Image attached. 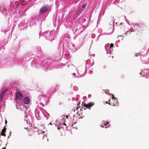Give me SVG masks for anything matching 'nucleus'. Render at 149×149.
<instances>
[{
    "mask_svg": "<svg viewBox=\"0 0 149 149\" xmlns=\"http://www.w3.org/2000/svg\"><path fill=\"white\" fill-rule=\"evenodd\" d=\"M118 103V101L117 100L109 99V104L114 106L117 105Z\"/></svg>",
    "mask_w": 149,
    "mask_h": 149,
    "instance_id": "1",
    "label": "nucleus"
},
{
    "mask_svg": "<svg viewBox=\"0 0 149 149\" xmlns=\"http://www.w3.org/2000/svg\"><path fill=\"white\" fill-rule=\"evenodd\" d=\"M49 8V7L48 6H43L40 10V13H45L47 12Z\"/></svg>",
    "mask_w": 149,
    "mask_h": 149,
    "instance_id": "2",
    "label": "nucleus"
},
{
    "mask_svg": "<svg viewBox=\"0 0 149 149\" xmlns=\"http://www.w3.org/2000/svg\"><path fill=\"white\" fill-rule=\"evenodd\" d=\"M23 97V95L20 92H18L16 95L15 99L19 100L22 98Z\"/></svg>",
    "mask_w": 149,
    "mask_h": 149,
    "instance_id": "3",
    "label": "nucleus"
},
{
    "mask_svg": "<svg viewBox=\"0 0 149 149\" xmlns=\"http://www.w3.org/2000/svg\"><path fill=\"white\" fill-rule=\"evenodd\" d=\"M94 103L90 102L88 104H84V107H85L89 108L90 107L94 105Z\"/></svg>",
    "mask_w": 149,
    "mask_h": 149,
    "instance_id": "4",
    "label": "nucleus"
},
{
    "mask_svg": "<svg viewBox=\"0 0 149 149\" xmlns=\"http://www.w3.org/2000/svg\"><path fill=\"white\" fill-rule=\"evenodd\" d=\"M27 130L28 131V134L29 136H32L34 132V131L33 128L29 129V130L27 129Z\"/></svg>",
    "mask_w": 149,
    "mask_h": 149,
    "instance_id": "5",
    "label": "nucleus"
},
{
    "mask_svg": "<svg viewBox=\"0 0 149 149\" xmlns=\"http://www.w3.org/2000/svg\"><path fill=\"white\" fill-rule=\"evenodd\" d=\"M30 102V100L27 97H26L24 99V102L26 104H28Z\"/></svg>",
    "mask_w": 149,
    "mask_h": 149,
    "instance_id": "6",
    "label": "nucleus"
},
{
    "mask_svg": "<svg viewBox=\"0 0 149 149\" xmlns=\"http://www.w3.org/2000/svg\"><path fill=\"white\" fill-rule=\"evenodd\" d=\"M5 91H3L1 93H0V102L2 100L3 97V96Z\"/></svg>",
    "mask_w": 149,
    "mask_h": 149,
    "instance_id": "7",
    "label": "nucleus"
},
{
    "mask_svg": "<svg viewBox=\"0 0 149 149\" xmlns=\"http://www.w3.org/2000/svg\"><path fill=\"white\" fill-rule=\"evenodd\" d=\"M6 132V131L2 129L1 133V135L3 136H6V135L5 134V132Z\"/></svg>",
    "mask_w": 149,
    "mask_h": 149,
    "instance_id": "8",
    "label": "nucleus"
},
{
    "mask_svg": "<svg viewBox=\"0 0 149 149\" xmlns=\"http://www.w3.org/2000/svg\"><path fill=\"white\" fill-rule=\"evenodd\" d=\"M111 100H117L116 98L114 97V95H112V99Z\"/></svg>",
    "mask_w": 149,
    "mask_h": 149,
    "instance_id": "9",
    "label": "nucleus"
},
{
    "mask_svg": "<svg viewBox=\"0 0 149 149\" xmlns=\"http://www.w3.org/2000/svg\"><path fill=\"white\" fill-rule=\"evenodd\" d=\"M113 43H111L110 45V47L111 48V47H113Z\"/></svg>",
    "mask_w": 149,
    "mask_h": 149,
    "instance_id": "10",
    "label": "nucleus"
},
{
    "mask_svg": "<svg viewBox=\"0 0 149 149\" xmlns=\"http://www.w3.org/2000/svg\"><path fill=\"white\" fill-rule=\"evenodd\" d=\"M24 120H26V118L27 117V116L26 115H25L24 116Z\"/></svg>",
    "mask_w": 149,
    "mask_h": 149,
    "instance_id": "11",
    "label": "nucleus"
},
{
    "mask_svg": "<svg viewBox=\"0 0 149 149\" xmlns=\"http://www.w3.org/2000/svg\"><path fill=\"white\" fill-rule=\"evenodd\" d=\"M6 126H5L3 128V130H5V131H6Z\"/></svg>",
    "mask_w": 149,
    "mask_h": 149,
    "instance_id": "12",
    "label": "nucleus"
},
{
    "mask_svg": "<svg viewBox=\"0 0 149 149\" xmlns=\"http://www.w3.org/2000/svg\"><path fill=\"white\" fill-rule=\"evenodd\" d=\"M86 6L85 4L83 5L82 6V8H84Z\"/></svg>",
    "mask_w": 149,
    "mask_h": 149,
    "instance_id": "13",
    "label": "nucleus"
},
{
    "mask_svg": "<svg viewBox=\"0 0 149 149\" xmlns=\"http://www.w3.org/2000/svg\"><path fill=\"white\" fill-rule=\"evenodd\" d=\"M45 137H47V136L46 135H44L43 136H42V138L43 139H44V138Z\"/></svg>",
    "mask_w": 149,
    "mask_h": 149,
    "instance_id": "14",
    "label": "nucleus"
},
{
    "mask_svg": "<svg viewBox=\"0 0 149 149\" xmlns=\"http://www.w3.org/2000/svg\"><path fill=\"white\" fill-rule=\"evenodd\" d=\"M5 124H6L7 123V121L6 120H5Z\"/></svg>",
    "mask_w": 149,
    "mask_h": 149,
    "instance_id": "15",
    "label": "nucleus"
},
{
    "mask_svg": "<svg viewBox=\"0 0 149 149\" xmlns=\"http://www.w3.org/2000/svg\"><path fill=\"white\" fill-rule=\"evenodd\" d=\"M106 103L107 104H109V102H106Z\"/></svg>",
    "mask_w": 149,
    "mask_h": 149,
    "instance_id": "16",
    "label": "nucleus"
},
{
    "mask_svg": "<svg viewBox=\"0 0 149 149\" xmlns=\"http://www.w3.org/2000/svg\"><path fill=\"white\" fill-rule=\"evenodd\" d=\"M2 149H6V148L5 147H4V148H3Z\"/></svg>",
    "mask_w": 149,
    "mask_h": 149,
    "instance_id": "17",
    "label": "nucleus"
},
{
    "mask_svg": "<svg viewBox=\"0 0 149 149\" xmlns=\"http://www.w3.org/2000/svg\"><path fill=\"white\" fill-rule=\"evenodd\" d=\"M78 109V107H77L76 109V110H77V109Z\"/></svg>",
    "mask_w": 149,
    "mask_h": 149,
    "instance_id": "18",
    "label": "nucleus"
},
{
    "mask_svg": "<svg viewBox=\"0 0 149 149\" xmlns=\"http://www.w3.org/2000/svg\"><path fill=\"white\" fill-rule=\"evenodd\" d=\"M139 74H142V73L141 72H140V73Z\"/></svg>",
    "mask_w": 149,
    "mask_h": 149,
    "instance_id": "19",
    "label": "nucleus"
},
{
    "mask_svg": "<svg viewBox=\"0 0 149 149\" xmlns=\"http://www.w3.org/2000/svg\"><path fill=\"white\" fill-rule=\"evenodd\" d=\"M64 125H66V124L65 123H64Z\"/></svg>",
    "mask_w": 149,
    "mask_h": 149,
    "instance_id": "20",
    "label": "nucleus"
},
{
    "mask_svg": "<svg viewBox=\"0 0 149 149\" xmlns=\"http://www.w3.org/2000/svg\"><path fill=\"white\" fill-rule=\"evenodd\" d=\"M101 126L102 127H103L102 125H101Z\"/></svg>",
    "mask_w": 149,
    "mask_h": 149,
    "instance_id": "21",
    "label": "nucleus"
},
{
    "mask_svg": "<svg viewBox=\"0 0 149 149\" xmlns=\"http://www.w3.org/2000/svg\"><path fill=\"white\" fill-rule=\"evenodd\" d=\"M66 117L68 118V116L67 115V116H66Z\"/></svg>",
    "mask_w": 149,
    "mask_h": 149,
    "instance_id": "22",
    "label": "nucleus"
},
{
    "mask_svg": "<svg viewBox=\"0 0 149 149\" xmlns=\"http://www.w3.org/2000/svg\"><path fill=\"white\" fill-rule=\"evenodd\" d=\"M122 24V23H120V24Z\"/></svg>",
    "mask_w": 149,
    "mask_h": 149,
    "instance_id": "23",
    "label": "nucleus"
}]
</instances>
